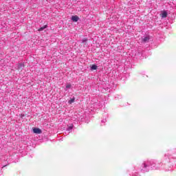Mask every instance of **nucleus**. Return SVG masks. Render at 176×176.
Masks as SVG:
<instances>
[{
    "label": "nucleus",
    "mask_w": 176,
    "mask_h": 176,
    "mask_svg": "<svg viewBox=\"0 0 176 176\" xmlns=\"http://www.w3.org/2000/svg\"><path fill=\"white\" fill-rule=\"evenodd\" d=\"M72 21H74L75 23H76L78 20H79V17L78 16H72Z\"/></svg>",
    "instance_id": "7ed1b4c3"
},
{
    "label": "nucleus",
    "mask_w": 176,
    "mask_h": 176,
    "mask_svg": "<svg viewBox=\"0 0 176 176\" xmlns=\"http://www.w3.org/2000/svg\"><path fill=\"white\" fill-rule=\"evenodd\" d=\"M142 42H148V41H149V37L148 36H146V37H144V38H142Z\"/></svg>",
    "instance_id": "0eeeda50"
},
{
    "label": "nucleus",
    "mask_w": 176,
    "mask_h": 176,
    "mask_svg": "<svg viewBox=\"0 0 176 176\" xmlns=\"http://www.w3.org/2000/svg\"><path fill=\"white\" fill-rule=\"evenodd\" d=\"M70 129H72V126H70Z\"/></svg>",
    "instance_id": "f8f14e48"
},
{
    "label": "nucleus",
    "mask_w": 176,
    "mask_h": 176,
    "mask_svg": "<svg viewBox=\"0 0 176 176\" xmlns=\"http://www.w3.org/2000/svg\"><path fill=\"white\" fill-rule=\"evenodd\" d=\"M97 68H98V67L96 65H92L91 67V69H93V70L97 69Z\"/></svg>",
    "instance_id": "6e6552de"
},
{
    "label": "nucleus",
    "mask_w": 176,
    "mask_h": 176,
    "mask_svg": "<svg viewBox=\"0 0 176 176\" xmlns=\"http://www.w3.org/2000/svg\"><path fill=\"white\" fill-rule=\"evenodd\" d=\"M18 69L20 72H21V70L24 69V65L23 64H19L18 66Z\"/></svg>",
    "instance_id": "20e7f679"
},
{
    "label": "nucleus",
    "mask_w": 176,
    "mask_h": 176,
    "mask_svg": "<svg viewBox=\"0 0 176 176\" xmlns=\"http://www.w3.org/2000/svg\"><path fill=\"white\" fill-rule=\"evenodd\" d=\"M66 89H71V85H66Z\"/></svg>",
    "instance_id": "9d476101"
},
{
    "label": "nucleus",
    "mask_w": 176,
    "mask_h": 176,
    "mask_svg": "<svg viewBox=\"0 0 176 176\" xmlns=\"http://www.w3.org/2000/svg\"><path fill=\"white\" fill-rule=\"evenodd\" d=\"M33 133L35 134H41L42 130H41L39 128H34L33 129Z\"/></svg>",
    "instance_id": "f257e3e1"
},
{
    "label": "nucleus",
    "mask_w": 176,
    "mask_h": 176,
    "mask_svg": "<svg viewBox=\"0 0 176 176\" xmlns=\"http://www.w3.org/2000/svg\"><path fill=\"white\" fill-rule=\"evenodd\" d=\"M72 102H75V98H73L69 100V104H72Z\"/></svg>",
    "instance_id": "1a4fd4ad"
},
{
    "label": "nucleus",
    "mask_w": 176,
    "mask_h": 176,
    "mask_svg": "<svg viewBox=\"0 0 176 176\" xmlns=\"http://www.w3.org/2000/svg\"><path fill=\"white\" fill-rule=\"evenodd\" d=\"M161 17H162V19H166V17H167V12L162 11V12L161 14Z\"/></svg>",
    "instance_id": "f03ea898"
},
{
    "label": "nucleus",
    "mask_w": 176,
    "mask_h": 176,
    "mask_svg": "<svg viewBox=\"0 0 176 176\" xmlns=\"http://www.w3.org/2000/svg\"><path fill=\"white\" fill-rule=\"evenodd\" d=\"M144 166L145 168H146V167H148V165H146V164H144Z\"/></svg>",
    "instance_id": "9b49d317"
},
{
    "label": "nucleus",
    "mask_w": 176,
    "mask_h": 176,
    "mask_svg": "<svg viewBox=\"0 0 176 176\" xmlns=\"http://www.w3.org/2000/svg\"><path fill=\"white\" fill-rule=\"evenodd\" d=\"M82 45H84L85 46H87V38H84V39H82Z\"/></svg>",
    "instance_id": "423d86ee"
},
{
    "label": "nucleus",
    "mask_w": 176,
    "mask_h": 176,
    "mask_svg": "<svg viewBox=\"0 0 176 176\" xmlns=\"http://www.w3.org/2000/svg\"><path fill=\"white\" fill-rule=\"evenodd\" d=\"M47 28V25H45L44 26L40 28L38 31L41 32V31H43V30Z\"/></svg>",
    "instance_id": "39448f33"
}]
</instances>
